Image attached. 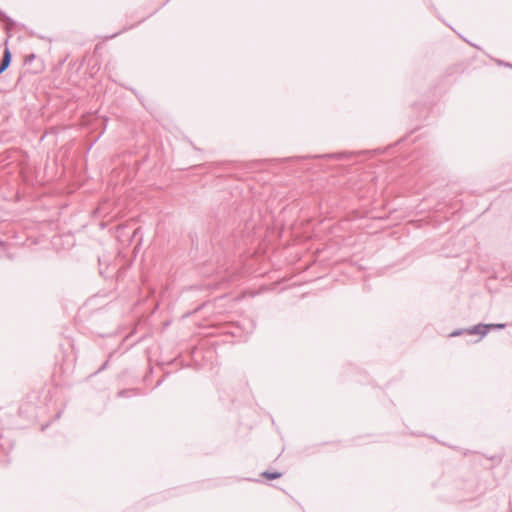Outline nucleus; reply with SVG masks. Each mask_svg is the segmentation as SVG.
I'll return each mask as SVG.
<instances>
[{
  "mask_svg": "<svg viewBox=\"0 0 512 512\" xmlns=\"http://www.w3.org/2000/svg\"><path fill=\"white\" fill-rule=\"evenodd\" d=\"M464 331H465V333L470 334V335L480 334V336L482 338L490 331V326H487L486 324L479 323L470 328L464 329Z\"/></svg>",
  "mask_w": 512,
  "mask_h": 512,
  "instance_id": "nucleus-1",
  "label": "nucleus"
},
{
  "mask_svg": "<svg viewBox=\"0 0 512 512\" xmlns=\"http://www.w3.org/2000/svg\"><path fill=\"white\" fill-rule=\"evenodd\" d=\"M11 60L12 54L9 48H6L0 61V74L3 73L10 66Z\"/></svg>",
  "mask_w": 512,
  "mask_h": 512,
  "instance_id": "nucleus-2",
  "label": "nucleus"
},
{
  "mask_svg": "<svg viewBox=\"0 0 512 512\" xmlns=\"http://www.w3.org/2000/svg\"><path fill=\"white\" fill-rule=\"evenodd\" d=\"M261 475L269 480H274V479L280 478L282 476V473H280L278 471H274V472L264 471Z\"/></svg>",
  "mask_w": 512,
  "mask_h": 512,
  "instance_id": "nucleus-3",
  "label": "nucleus"
},
{
  "mask_svg": "<svg viewBox=\"0 0 512 512\" xmlns=\"http://www.w3.org/2000/svg\"><path fill=\"white\" fill-rule=\"evenodd\" d=\"M323 157L342 159L344 157H346V158L351 157V153L327 154V155H324Z\"/></svg>",
  "mask_w": 512,
  "mask_h": 512,
  "instance_id": "nucleus-4",
  "label": "nucleus"
},
{
  "mask_svg": "<svg viewBox=\"0 0 512 512\" xmlns=\"http://www.w3.org/2000/svg\"><path fill=\"white\" fill-rule=\"evenodd\" d=\"M0 20H5L10 26H14L15 22L0 10Z\"/></svg>",
  "mask_w": 512,
  "mask_h": 512,
  "instance_id": "nucleus-5",
  "label": "nucleus"
},
{
  "mask_svg": "<svg viewBox=\"0 0 512 512\" xmlns=\"http://www.w3.org/2000/svg\"><path fill=\"white\" fill-rule=\"evenodd\" d=\"M487 326H490V330H494V329H504L507 324L505 323H495V324H486Z\"/></svg>",
  "mask_w": 512,
  "mask_h": 512,
  "instance_id": "nucleus-6",
  "label": "nucleus"
},
{
  "mask_svg": "<svg viewBox=\"0 0 512 512\" xmlns=\"http://www.w3.org/2000/svg\"><path fill=\"white\" fill-rule=\"evenodd\" d=\"M133 392V390H121L118 392V396L119 397H127L129 396L131 393Z\"/></svg>",
  "mask_w": 512,
  "mask_h": 512,
  "instance_id": "nucleus-7",
  "label": "nucleus"
},
{
  "mask_svg": "<svg viewBox=\"0 0 512 512\" xmlns=\"http://www.w3.org/2000/svg\"><path fill=\"white\" fill-rule=\"evenodd\" d=\"M462 333H465L464 329H463V330L459 329V330H455V331H453V332L450 334V336H451V337H456V336L461 335Z\"/></svg>",
  "mask_w": 512,
  "mask_h": 512,
  "instance_id": "nucleus-8",
  "label": "nucleus"
},
{
  "mask_svg": "<svg viewBox=\"0 0 512 512\" xmlns=\"http://www.w3.org/2000/svg\"><path fill=\"white\" fill-rule=\"evenodd\" d=\"M35 59V54L27 55L25 58V63H31Z\"/></svg>",
  "mask_w": 512,
  "mask_h": 512,
  "instance_id": "nucleus-9",
  "label": "nucleus"
},
{
  "mask_svg": "<svg viewBox=\"0 0 512 512\" xmlns=\"http://www.w3.org/2000/svg\"><path fill=\"white\" fill-rule=\"evenodd\" d=\"M108 365V361H106L99 369L97 372H101L102 370H104Z\"/></svg>",
  "mask_w": 512,
  "mask_h": 512,
  "instance_id": "nucleus-10",
  "label": "nucleus"
},
{
  "mask_svg": "<svg viewBox=\"0 0 512 512\" xmlns=\"http://www.w3.org/2000/svg\"><path fill=\"white\" fill-rule=\"evenodd\" d=\"M5 249V243L0 241V252Z\"/></svg>",
  "mask_w": 512,
  "mask_h": 512,
  "instance_id": "nucleus-11",
  "label": "nucleus"
},
{
  "mask_svg": "<svg viewBox=\"0 0 512 512\" xmlns=\"http://www.w3.org/2000/svg\"><path fill=\"white\" fill-rule=\"evenodd\" d=\"M100 274H101V276H103V277H105V278H108V277L110 276V275H104V273H103V271H102V270H100Z\"/></svg>",
  "mask_w": 512,
  "mask_h": 512,
  "instance_id": "nucleus-12",
  "label": "nucleus"
},
{
  "mask_svg": "<svg viewBox=\"0 0 512 512\" xmlns=\"http://www.w3.org/2000/svg\"><path fill=\"white\" fill-rule=\"evenodd\" d=\"M505 65H506V66H509V67H512V65H510L509 63H506Z\"/></svg>",
  "mask_w": 512,
  "mask_h": 512,
  "instance_id": "nucleus-13",
  "label": "nucleus"
}]
</instances>
